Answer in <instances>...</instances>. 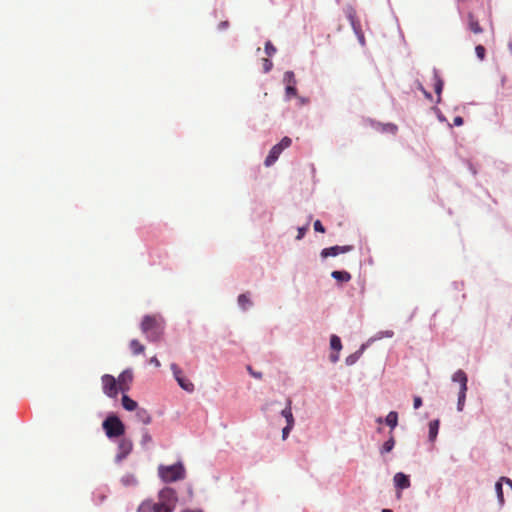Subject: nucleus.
Segmentation results:
<instances>
[{
  "instance_id": "nucleus-31",
  "label": "nucleus",
  "mask_w": 512,
  "mask_h": 512,
  "mask_svg": "<svg viewBox=\"0 0 512 512\" xmlns=\"http://www.w3.org/2000/svg\"><path fill=\"white\" fill-rule=\"evenodd\" d=\"M141 435L142 438L140 444L143 448H147V445L152 442V436L146 428L141 429Z\"/></svg>"
},
{
  "instance_id": "nucleus-52",
  "label": "nucleus",
  "mask_w": 512,
  "mask_h": 512,
  "mask_svg": "<svg viewBox=\"0 0 512 512\" xmlns=\"http://www.w3.org/2000/svg\"><path fill=\"white\" fill-rule=\"evenodd\" d=\"M149 362H150V364H153L156 367H160V365H161L160 361L157 359L156 356L152 357Z\"/></svg>"
},
{
  "instance_id": "nucleus-43",
  "label": "nucleus",
  "mask_w": 512,
  "mask_h": 512,
  "mask_svg": "<svg viewBox=\"0 0 512 512\" xmlns=\"http://www.w3.org/2000/svg\"><path fill=\"white\" fill-rule=\"evenodd\" d=\"M314 230L319 233L325 232V227L323 226L322 222L320 220H316L313 224Z\"/></svg>"
},
{
  "instance_id": "nucleus-37",
  "label": "nucleus",
  "mask_w": 512,
  "mask_h": 512,
  "mask_svg": "<svg viewBox=\"0 0 512 512\" xmlns=\"http://www.w3.org/2000/svg\"><path fill=\"white\" fill-rule=\"evenodd\" d=\"M466 401V394H460L458 393V399H457V411L462 412L465 406Z\"/></svg>"
},
{
  "instance_id": "nucleus-18",
  "label": "nucleus",
  "mask_w": 512,
  "mask_h": 512,
  "mask_svg": "<svg viewBox=\"0 0 512 512\" xmlns=\"http://www.w3.org/2000/svg\"><path fill=\"white\" fill-rule=\"evenodd\" d=\"M440 421L438 419H434L429 422V432L428 439L430 442H434L437 438L439 432Z\"/></svg>"
},
{
  "instance_id": "nucleus-46",
  "label": "nucleus",
  "mask_w": 512,
  "mask_h": 512,
  "mask_svg": "<svg viewBox=\"0 0 512 512\" xmlns=\"http://www.w3.org/2000/svg\"><path fill=\"white\" fill-rule=\"evenodd\" d=\"M277 405H280V403H279L278 401H272V402L266 403V404L263 406L262 410H263V411H266V410H268L270 407L277 406Z\"/></svg>"
},
{
  "instance_id": "nucleus-54",
  "label": "nucleus",
  "mask_w": 512,
  "mask_h": 512,
  "mask_svg": "<svg viewBox=\"0 0 512 512\" xmlns=\"http://www.w3.org/2000/svg\"><path fill=\"white\" fill-rule=\"evenodd\" d=\"M299 105H306L309 102V99L307 97H298Z\"/></svg>"
},
{
  "instance_id": "nucleus-11",
  "label": "nucleus",
  "mask_w": 512,
  "mask_h": 512,
  "mask_svg": "<svg viewBox=\"0 0 512 512\" xmlns=\"http://www.w3.org/2000/svg\"><path fill=\"white\" fill-rule=\"evenodd\" d=\"M174 509L159 503L143 502L137 512H172Z\"/></svg>"
},
{
  "instance_id": "nucleus-20",
  "label": "nucleus",
  "mask_w": 512,
  "mask_h": 512,
  "mask_svg": "<svg viewBox=\"0 0 512 512\" xmlns=\"http://www.w3.org/2000/svg\"><path fill=\"white\" fill-rule=\"evenodd\" d=\"M375 129L382 133H390L393 135L398 131V127L393 123H376Z\"/></svg>"
},
{
  "instance_id": "nucleus-60",
  "label": "nucleus",
  "mask_w": 512,
  "mask_h": 512,
  "mask_svg": "<svg viewBox=\"0 0 512 512\" xmlns=\"http://www.w3.org/2000/svg\"><path fill=\"white\" fill-rule=\"evenodd\" d=\"M381 512H393V511L390 509H383Z\"/></svg>"
},
{
  "instance_id": "nucleus-25",
  "label": "nucleus",
  "mask_w": 512,
  "mask_h": 512,
  "mask_svg": "<svg viewBox=\"0 0 512 512\" xmlns=\"http://www.w3.org/2000/svg\"><path fill=\"white\" fill-rule=\"evenodd\" d=\"M121 484L125 487H135L138 484L134 474L127 473L121 477Z\"/></svg>"
},
{
  "instance_id": "nucleus-34",
  "label": "nucleus",
  "mask_w": 512,
  "mask_h": 512,
  "mask_svg": "<svg viewBox=\"0 0 512 512\" xmlns=\"http://www.w3.org/2000/svg\"><path fill=\"white\" fill-rule=\"evenodd\" d=\"M297 95V88L296 85H286L285 86V100L288 101L291 99V97H294Z\"/></svg>"
},
{
  "instance_id": "nucleus-21",
  "label": "nucleus",
  "mask_w": 512,
  "mask_h": 512,
  "mask_svg": "<svg viewBox=\"0 0 512 512\" xmlns=\"http://www.w3.org/2000/svg\"><path fill=\"white\" fill-rule=\"evenodd\" d=\"M237 302H238V305H239V307H240V309H241L242 311H247V310H249V309L252 307V305H253V303H252L251 299H250V298H249V296H248L247 294H245V293L240 294V295L238 296Z\"/></svg>"
},
{
  "instance_id": "nucleus-36",
  "label": "nucleus",
  "mask_w": 512,
  "mask_h": 512,
  "mask_svg": "<svg viewBox=\"0 0 512 512\" xmlns=\"http://www.w3.org/2000/svg\"><path fill=\"white\" fill-rule=\"evenodd\" d=\"M171 371L173 373V376H174V379L177 381V378L180 379L183 377L182 375V370L179 368V366L175 363H172L171 366Z\"/></svg>"
},
{
  "instance_id": "nucleus-35",
  "label": "nucleus",
  "mask_w": 512,
  "mask_h": 512,
  "mask_svg": "<svg viewBox=\"0 0 512 512\" xmlns=\"http://www.w3.org/2000/svg\"><path fill=\"white\" fill-rule=\"evenodd\" d=\"M475 53H476V56L479 60L483 61L485 59V55H486V49L483 45H477L475 47Z\"/></svg>"
},
{
  "instance_id": "nucleus-53",
  "label": "nucleus",
  "mask_w": 512,
  "mask_h": 512,
  "mask_svg": "<svg viewBox=\"0 0 512 512\" xmlns=\"http://www.w3.org/2000/svg\"><path fill=\"white\" fill-rule=\"evenodd\" d=\"M502 482H505L512 489V480L508 477H500Z\"/></svg>"
},
{
  "instance_id": "nucleus-55",
  "label": "nucleus",
  "mask_w": 512,
  "mask_h": 512,
  "mask_svg": "<svg viewBox=\"0 0 512 512\" xmlns=\"http://www.w3.org/2000/svg\"><path fill=\"white\" fill-rule=\"evenodd\" d=\"M468 169L469 171L473 174V175H476L477 174V170L475 169V167L473 166L472 163L468 162Z\"/></svg>"
},
{
  "instance_id": "nucleus-59",
  "label": "nucleus",
  "mask_w": 512,
  "mask_h": 512,
  "mask_svg": "<svg viewBox=\"0 0 512 512\" xmlns=\"http://www.w3.org/2000/svg\"><path fill=\"white\" fill-rule=\"evenodd\" d=\"M416 312V309L414 310V312L411 314V316L409 317V320H411L413 317H414V314Z\"/></svg>"
},
{
  "instance_id": "nucleus-50",
  "label": "nucleus",
  "mask_w": 512,
  "mask_h": 512,
  "mask_svg": "<svg viewBox=\"0 0 512 512\" xmlns=\"http://www.w3.org/2000/svg\"><path fill=\"white\" fill-rule=\"evenodd\" d=\"M467 390H468V387H467V383H462L460 386H459V392L460 394H466L467 393Z\"/></svg>"
},
{
  "instance_id": "nucleus-26",
  "label": "nucleus",
  "mask_w": 512,
  "mask_h": 512,
  "mask_svg": "<svg viewBox=\"0 0 512 512\" xmlns=\"http://www.w3.org/2000/svg\"><path fill=\"white\" fill-rule=\"evenodd\" d=\"M393 336L394 332L392 330L379 331L373 337H371L366 343H368L369 346L374 341L381 340L383 338H392Z\"/></svg>"
},
{
  "instance_id": "nucleus-10",
  "label": "nucleus",
  "mask_w": 512,
  "mask_h": 512,
  "mask_svg": "<svg viewBox=\"0 0 512 512\" xmlns=\"http://www.w3.org/2000/svg\"><path fill=\"white\" fill-rule=\"evenodd\" d=\"M118 386L122 393H126L129 390V384L133 381V371L131 368H127L120 373L116 379Z\"/></svg>"
},
{
  "instance_id": "nucleus-22",
  "label": "nucleus",
  "mask_w": 512,
  "mask_h": 512,
  "mask_svg": "<svg viewBox=\"0 0 512 512\" xmlns=\"http://www.w3.org/2000/svg\"><path fill=\"white\" fill-rule=\"evenodd\" d=\"M495 492H496L499 507L502 508L505 504V499H504V493H503V482L501 481L500 478L495 483Z\"/></svg>"
},
{
  "instance_id": "nucleus-8",
  "label": "nucleus",
  "mask_w": 512,
  "mask_h": 512,
  "mask_svg": "<svg viewBox=\"0 0 512 512\" xmlns=\"http://www.w3.org/2000/svg\"><path fill=\"white\" fill-rule=\"evenodd\" d=\"M133 448V443L130 439L122 437L118 441L117 449L118 452L115 456V462L120 463L122 462L127 456L131 453Z\"/></svg>"
},
{
  "instance_id": "nucleus-29",
  "label": "nucleus",
  "mask_w": 512,
  "mask_h": 512,
  "mask_svg": "<svg viewBox=\"0 0 512 512\" xmlns=\"http://www.w3.org/2000/svg\"><path fill=\"white\" fill-rule=\"evenodd\" d=\"M330 348L335 352H339L342 349V342L339 336L335 334L331 335Z\"/></svg>"
},
{
  "instance_id": "nucleus-58",
  "label": "nucleus",
  "mask_w": 512,
  "mask_h": 512,
  "mask_svg": "<svg viewBox=\"0 0 512 512\" xmlns=\"http://www.w3.org/2000/svg\"><path fill=\"white\" fill-rule=\"evenodd\" d=\"M99 500L100 502H103L105 500V495H100Z\"/></svg>"
},
{
  "instance_id": "nucleus-4",
  "label": "nucleus",
  "mask_w": 512,
  "mask_h": 512,
  "mask_svg": "<svg viewBox=\"0 0 512 512\" xmlns=\"http://www.w3.org/2000/svg\"><path fill=\"white\" fill-rule=\"evenodd\" d=\"M292 144L291 138L285 136L279 143L275 144L269 151L267 157L264 160L266 167L272 166L279 158L284 149L290 147Z\"/></svg>"
},
{
  "instance_id": "nucleus-41",
  "label": "nucleus",
  "mask_w": 512,
  "mask_h": 512,
  "mask_svg": "<svg viewBox=\"0 0 512 512\" xmlns=\"http://www.w3.org/2000/svg\"><path fill=\"white\" fill-rule=\"evenodd\" d=\"M417 88L422 92L426 99L430 101L433 100L432 94L429 91H427L421 83H418Z\"/></svg>"
},
{
  "instance_id": "nucleus-61",
  "label": "nucleus",
  "mask_w": 512,
  "mask_h": 512,
  "mask_svg": "<svg viewBox=\"0 0 512 512\" xmlns=\"http://www.w3.org/2000/svg\"><path fill=\"white\" fill-rule=\"evenodd\" d=\"M509 49H511V50H512V44H511V43L509 44Z\"/></svg>"
},
{
  "instance_id": "nucleus-42",
  "label": "nucleus",
  "mask_w": 512,
  "mask_h": 512,
  "mask_svg": "<svg viewBox=\"0 0 512 512\" xmlns=\"http://www.w3.org/2000/svg\"><path fill=\"white\" fill-rule=\"evenodd\" d=\"M294 425H287L285 427H283L282 429V439L283 440H286L287 437L289 436L290 432L292 431Z\"/></svg>"
},
{
  "instance_id": "nucleus-48",
  "label": "nucleus",
  "mask_w": 512,
  "mask_h": 512,
  "mask_svg": "<svg viewBox=\"0 0 512 512\" xmlns=\"http://www.w3.org/2000/svg\"><path fill=\"white\" fill-rule=\"evenodd\" d=\"M463 123H464V120L461 116H456L453 120V124L455 126H461V125H463Z\"/></svg>"
},
{
  "instance_id": "nucleus-39",
  "label": "nucleus",
  "mask_w": 512,
  "mask_h": 512,
  "mask_svg": "<svg viewBox=\"0 0 512 512\" xmlns=\"http://www.w3.org/2000/svg\"><path fill=\"white\" fill-rule=\"evenodd\" d=\"M309 228V223H306L304 226H301V227H298L297 228V236H296V240H301L304 238L307 230Z\"/></svg>"
},
{
  "instance_id": "nucleus-28",
  "label": "nucleus",
  "mask_w": 512,
  "mask_h": 512,
  "mask_svg": "<svg viewBox=\"0 0 512 512\" xmlns=\"http://www.w3.org/2000/svg\"><path fill=\"white\" fill-rule=\"evenodd\" d=\"M452 381L455 382V383H458L459 386L462 384V383H468V377H467V374L459 369L457 370L453 375H452Z\"/></svg>"
},
{
  "instance_id": "nucleus-57",
  "label": "nucleus",
  "mask_w": 512,
  "mask_h": 512,
  "mask_svg": "<svg viewBox=\"0 0 512 512\" xmlns=\"http://www.w3.org/2000/svg\"><path fill=\"white\" fill-rule=\"evenodd\" d=\"M183 512H203L202 510H184Z\"/></svg>"
},
{
  "instance_id": "nucleus-56",
  "label": "nucleus",
  "mask_w": 512,
  "mask_h": 512,
  "mask_svg": "<svg viewBox=\"0 0 512 512\" xmlns=\"http://www.w3.org/2000/svg\"><path fill=\"white\" fill-rule=\"evenodd\" d=\"M376 422H377V423H379V424H381V423H383V422H384V419H383L382 417H378V418L376 419Z\"/></svg>"
},
{
  "instance_id": "nucleus-44",
  "label": "nucleus",
  "mask_w": 512,
  "mask_h": 512,
  "mask_svg": "<svg viewBox=\"0 0 512 512\" xmlns=\"http://www.w3.org/2000/svg\"><path fill=\"white\" fill-rule=\"evenodd\" d=\"M247 370H248L249 374H250L252 377H254V378H256V379H261V378H262V373H261V372L254 371V370L252 369V367H251V366H247Z\"/></svg>"
},
{
  "instance_id": "nucleus-5",
  "label": "nucleus",
  "mask_w": 512,
  "mask_h": 512,
  "mask_svg": "<svg viewBox=\"0 0 512 512\" xmlns=\"http://www.w3.org/2000/svg\"><path fill=\"white\" fill-rule=\"evenodd\" d=\"M344 12L346 14L347 19L349 20V23H350L355 35L357 36L359 43L362 46H364L365 38H364V34L361 30L360 24H359L358 20L356 19L355 9L351 5H347L344 8Z\"/></svg>"
},
{
  "instance_id": "nucleus-14",
  "label": "nucleus",
  "mask_w": 512,
  "mask_h": 512,
  "mask_svg": "<svg viewBox=\"0 0 512 512\" xmlns=\"http://www.w3.org/2000/svg\"><path fill=\"white\" fill-rule=\"evenodd\" d=\"M367 347H368V343H364L360 346V348L356 352L348 355L345 359L346 365L347 366L354 365L359 360V358L362 356V354L364 353V351L366 350Z\"/></svg>"
},
{
  "instance_id": "nucleus-30",
  "label": "nucleus",
  "mask_w": 512,
  "mask_h": 512,
  "mask_svg": "<svg viewBox=\"0 0 512 512\" xmlns=\"http://www.w3.org/2000/svg\"><path fill=\"white\" fill-rule=\"evenodd\" d=\"M468 18H469V29L476 34L481 33L483 30H482L479 22L473 17V15L469 14Z\"/></svg>"
},
{
  "instance_id": "nucleus-23",
  "label": "nucleus",
  "mask_w": 512,
  "mask_h": 512,
  "mask_svg": "<svg viewBox=\"0 0 512 512\" xmlns=\"http://www.w3.org/2000/svg\"><path fill=\"white\" fill-rule=\"evenodd\" d=\"M384 422L392 431L398 425V413L396 411H390L384 418Z\"/></svg>"
},
{
  "instance_id": "nucleus-15",
  "label": "nucleus",
  "mask_w": 512,
  "mask_h": 512,
  "mask_svg": "<svg viewBox=\"0 0 512 512\" xmlns=\"http://www.w3.org/2000/svg\"><path fill=\"white\" fill-rule=\"evenodd\" d=\"M280 414L286 420L287 425H294L295 420L291 408V400L287 399L286 406L281 409Z\"/></svg>"
},
{
  "instance_id": "nucleus-16",
  "label": "nucleus",
  "mask_w": 512,
  "mask_h": 512,
  "mask_svg": "<svg viewBox=\"0 0 512 512\" xmlns=\"http://www.w3.org/2000/svg\"><path fill=\"white\" fill-rule=\"evenodd\" d=\"M395 443H396L395 438H394L392 432H390L388 439L379 448L380 455H385L387 453H390L393 450Z\"/></svg>"
},
{
  "instance_id": "nucleus-12",
  "label": "nucleus",
  "mask_w": 512,
  "mask_h": 512,
  "mask_svg": "<svg viewBox=\"0 0 512 512\" xmlns=\"http://www.w3.org/2000/svg\"><path fill=\"white\" fill-rule=\"evenodd\" d=\"M394 487L397 490H404L410 487L411 481L409 475L403 472H397L393 477Z\"/></svg>"
},
{
  "instance_id": "nucleus-49",
  "label": "nucleus",
  "mask_w": 512,
  "mask_h": 512,
  "mask_svg": "<svg viewBox=\"0 0 512 512\" xmlns=\"http://www.w3.org/2000/svg\"><path fill=\"white\" fill-rule=\"evenodd\" d=\"M329 358H330V361H331L332 363H336V362H338V361H339V352L331 353V354H330V356H329Z\"/></svg>"
},
{
  "instance_id": "nucleus-19",
  "label": "nucleus",
  "mask_w": 512,
  "mask_h": 512,
  "mask_svg": "<svg viewBox=\"0 0 512 512\" xmlns=\"http://www.w3.org/2000/svg\"><path fill=\"white\" fill-rule=\"evenodd\" d=\"M331 277L337 282L345 283L350 281L351 274L346 270H334L331 272Z\"/></svg>"
},
{
  "instance_id": "nucleus-17",
  "label": "nucleus",
  "mask_w": 512,
  "mask_h": 512,
  "mask_svg": "<svg viewBox=\"0 0 512 512\" xmlns=\"http://www.w3.org/2000/svg\"><path fill=\"white\" fill-rule=\"evenodd\" d=\"M122 407L127 411H135L138 409V403L130 398L126 393H123L121 398Z\"/></svg>"
},
{
  "instance_id": "nucleus-47",
  "label": "nucleus",
  "mask_w": 512,
  "mask_h": 512,
  "mask_svg": "<svg viewBox=\"0 0 512 512\" xmlns=\"http://www.w3.org/2000/svg\"><path fill=\"white\" fill-rule=\"evenodd\" d=\"M228 27H229V22H228V21H221V22L218 24V30H219V31L226 30Z\"/></svg>"
},
{
  "instance_id": "nucleus-6",
  "label": "nucleus",
  "mask_w": 512,
  "mask_h": 512,
  "mask_svg": "<svg viewBox=\"0 0 512 512\" xmlns=\"http://www.w3.org/2000/svg\"><path fill=\"white\" fill-rule=\"evenodd\" d=\"M103 393L109 398H116L120 388L118 386L117 380L113 375L104 374L101 377Z\"/></svg>"
},
{
  "instance_id": "nucleus-51",
  "label": "nucleus",
  "mask_w": 512,
  "mask_h": 512,
  "mask_svg": "<svg viewBox=\"0 0 512 512\" xmlns=\"http://www.w3.org/2000/svg\"><path fill=\"white\" fill-rule=\"evenodd\" d=\"M435 112L437 113V117L439 119L440 122H445L446 121V118L444 117V115L440 112L439 109L437 108H434Z\"/></svg>"
},
{
  "instance_id": "nucleus-7",
  "label": "nucleus",
  "mask_w": 512,
  "mask_h": 512,
  "mask_svg": "<svg viewBox=\"0 0 512 512\" xmlns=\"http://www.w3.org/2000/svg\"><path fill=\"white\" fill-rule=\"evenodd\" d=\"M159 504L174 509L177 502L176 491L173 488L165 487L159 491Z\"/></svg>"
},
{
  "instance_id": "nucleus-32",
  "label": "nucleus",
  "mask_w": 512,
  "mask_h": 512,
  "mask_svg": "<svg viewBox=\"0 0 512 512\" xmlns=\"http://www.w3.org/2000/svg\"><path fill=\"white\" fill-rule=\"evenodd\" d=\"M130 348L134 355L141 354L144 351V346L137 339L130 341Z\"/></svg>"
},
{
  "instance_id": "nucleus-40",
  "label": "nucleus",
  "mask_w": 512,
  "mask_h": 512,
  "mask_svg": "<svg viewBox=\"0 0 512 512\" xmlns=\"http://www.w3.org/2000/svg\"><path fill=\"white\" fill-rule=\"evenodd\" d=\"M272 67H273L272 61L270 59H268V58H264L263 59V71H264V73L270 72Z\"/></svg>"
},
{
  "instance_id": "nucleus-1",
  "label": "nucleus",
  "mask_w": 512,
  "mask_h": 512,
  "mask_svg": "<svg viewBox=\"0 0 512 512\" xmlns=\"http://www.w3.org/2000/svg\"><path fill=\"white\" fill-rule=\"evenodd\" d=\"M142 333L150 342H158L162 338L165 323L161 316L145 315L140 325Z\"/></svg>"
},
{
  "instance_id": "nucleus-9",
  "label": "nucleus",
  "mask_w": 512,
  "mask_h": 512,
  "mask_svg": "<svg viewBox=\"0 0 512 512\" xmlns=\"http://www.w3.org/2000/svg\"><path fill=\"white\" fill-rule=\"evenodd\" d=\"M353 249H354V247L352 245H343V246L335 245V246H331V247L322 249L320 252V256L323 259H325L327 257H336L339 254L351 252Z\"/></svg>"
},
{
  "instance_id": "nucleus-27",
  "label": "nucleus",
  "mask_w": 512,
  "mask_h": 512,
  "mask_svg": "<svg viewBox=\"0 0 512 512\" xmlns=\"http://www.w3.org/2000/svg\"><path fill=\"white\" fill-rule=\"evenodd\" d=\"M177 383L186 392L192 393L195 389L194 384L184 376L180 379L177 378Z\"/></svg>"
},
{
  "instance_id": "nucleus-45",
  "label": "nucleus",
  "mask_w": 512,
  "mask_h": 512,
  "mask_svg": "<svg viewBox=\"0 0 512 512\" xmlns=\"http://www.w3.org/2000/svg\"><path fill=\"white\" fill-rule=\"evenodd\" d=\"M422 398L420 396H415L413 399V407L414 409H419L422 406Z\"/></svg>"
},
{
  "instance_id": "nucleus-3",
  "label": "nucleus",
  "mask_w": 512,
  "mask_h": 512,
  "mask_svg": "<svg viewBox=\"0 0 512 512\" xmlns=\"http://www.w3.org/2000/svg\"><path fill=\"white\" fill-rule=\"evenodd\" d=\"M158 476L165 483H172L179 480H183L186 476V470L181 461H178L172 465H159Z\"/></svg>"
},
{
  "instance_id": "nucleus-24",
  "label": "nucleus",
  "mask_w": 512,
  "mask_h": 512,
  "mask_svg": "<svg viewBox=\"0 0 512 512\" xmlns=\"http://www.w3.org/2000/svg\"><path fill=\"white\" fill-rule=\"evenodd\" d=\"M135 416L138 421L142 422L145 425L151 423L152 418H151L150 414L148 413V411L144 408H138L136 410Z\"/></svg>"
},
{
  "instance_id": "nucleus-2",
  "label": "nucleus",
  "mask_w": 512,
  "mask_h": 512,
  "mask_svg": "<svg viewBox=\"0 0 512 512\" xmlns=\"http://www.w3.org/2000/svg\"><path fill=\"white\" fill-rule=\"evenodd\" d=\"M102 429L110 440L123 436L126 431L123 421L113 412L109 413L103 420Z\"/></svg>"
},
{
  "instance_id": "nucleus-33",
  "label": "nucleus",
  "mask_w": 512,
  "mask_h": 512,
  "mask_svg": "<svg viewBox=\"0 0 512 512\" xmlns=\"http://www.w3.org/2000/svg\"><path fill=\"white\" fill-rule=\"evenodd\" d=\"M283 83L286 85H296L297 81L293 71H286L283 75Z\"/></svg>"
},
{
  "instance_id": "nucleus-38",
  "label": "nucleus",
  "mask_w": 512,
  "mask_h": 512,
  "mask_svg": "<svg viewBox=\"0 0 512 512\" xmlns=\"http://www.w3.org/2000/svg\"><path fill=\"white\" fill-rule=\"evenodd\" d=\"M264 49H265V53L268 56H273L276 53V51H277L276 47L272 44L271 41H267L265 43V48Z\"/></svg>"
},
{
  "instance_id": "nucleus-13",
  "label": "nucleus",
  "mask_w": 512,
  "mask_h": 512,
  "mask_svg": "<svg viewBox=\"0 0 512 512\" xmlns=\"http://www.w3.org/2000/svg\"><path fill=\"white\" fill-rule=\"evenodd\" d=\"M433 79H434V91L437 95L436 103L439 104L441 102V93L443 91L444 82L438 74L436 68L433 69Z\"/></svg>"
}]
</instances>
